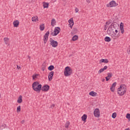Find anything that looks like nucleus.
Wrapping results in <instances>:
<instances>
[{"instance_id": "f257e3e1", "label": "nucleus", "mask_w": 130, "mask_h": 130, "mask_svg": "<svg viewBox=\"0 0 130 130\" xmlns=\"http://www.w3.org/2000/svg\"><path fill=\"white\" fill-rule=\"evenodd\" d=\"M117 94L119 96H123L126 93V86L124 84H122L117 90Z\"/></svg>"}, {"instance_id": "f03ea898", "label": "nucleus", "mask_w": 130, "mask_h": 130, "mask_svg": "<svg viewBox=\"0 0 130 130\" xmlns=\"http://www.w3.org/2000/svg\"><path fill=\"white\" fill-rule=\"evenodd\" d=\"M32 87L34 91L38 92V93H40L41 88H42V85L39 84V83L36 81L32 83Z\"/></svg>"}, {"instance_id": "7ed1b4c3", "label": "nucleus", "mask_w": 130, "mask_h": 130, "mask_svg": "<svg viewBox=\"0 0 130 130\" xmlns=\"http://www.w3.org/2000/svg\"><path fill=\"white\" fill-rule=\"evenodd\" d=\"M72 74H73V70L71 69L70 67H67L64 71V76L65 77H70Z\"/></svg>"}, {"instance_id": "20e7f679", "label": "nucleus", "mask_w": 130, "mask_h": 130, "mask_svg": "<svg viewBox=\"0 0 130 130\" xmlns=\"http://www.w3.org/2000/svg\"><path fill=\"white\" fill-rule=\"evenodd\" d=\"M118 4L114 1H112L109 4H107V8H113V7H117Z\"/></svg>"}, {"instance_id": "39448f33", "label": "nucleus", "mask_w": 130, "mask_h": 130, "mask_svg": "<svg viewBox=\"0 0 130 130\" xmlns=\"http://www.w3.org/2000/svg\"><path fill=\"white\" fill-rule=\"evenodd\" d=\"M60 31V27H56L54 29V32H52L51 35L52 36H56Z\"/></svg>"}, {"instance_id": "423d86ee", "label": "nucleus", "mask_w": 130, "mask_h": 130, "mask_svg": "<svg viewBox=\"0 0 130 130\" xmlns=\"http://www.w3.org/2000/svg\"><path fill=\"white\" fill-rule=\"evenodd\" d=\"M50 44L52 46V47L55 48L58 45V43L57 41H54L52 39H50Z\"/></svg>"}, {"instance_id": "0eeeda50", "label": "nucleus", "mask_w": 130, "mask_h": 130, "mask_svg": "<svg viewBox=\"0 0 130 130\" xmlns=\"http://www.w3.org/2000/svg\"><path fill=\"white\" fill-rule=\"evenodd\" d=\"M95 117H99L100 116V111L99 109H95L93 112Z\"/></svg>"}, {"instance_id": "6e6552de", "label": "nucleus", "mask_w": 130, "mask_h": 130, "mask_svg": "<svg viewBox=\"0 0 130 130\" xmlns=\"http://www.w3.org/2000/svg\"><path fill=\"white\" fill-rule=\"evenodd\" d=\"M48 36H49V31H47L44 36V42L45 44L46 43V42H47Z\"/></svg>"}, {"instance_id": "1a4fd4ad", "label": "nucleus", "mask_w": 130, "mask_h": 130, "mask_svg": "<svg viewBox=\"0 0 130 130\" xmlns=\"http://www.w3.org/2000/svg\"><path fill=\"white\" fill-rule=\"evenodd\" d=\"M41 90L44 92H47L49 90V86L48 85H45L42 87Z\"/></svg>"}, {"instance_id": "9d476101", "label": "nucleus", "mask_w": 130, "mask_h": 130, "mask_svg": "<svg viewBox=\"0 0 130 130\" xmlns=\"http://www.w3.org/2000/svg\"><path fill=\"white\" fill-rule=\"evenodd\" d=\"M68 22L69 23V26L70 27L71 29H72L73 28V26H74V20L73 19V18L69 19Z\"/></svg>"}, {"instance_id": "9b49d317", "label": "nucleus", "mask_w": 130, "mask_h": 130, "mask_svg": "<svg viewBox=\"0 0 130 130\" xmlns=\"http://www.w3.org/2000/svg\"><path fill=\"white\" fill-rule=\"evenodd\" d=\"M116 82H114L112 84V86L110 87V90L112 92H114V91H115V87H116Z\"/></svg>"}, {"instance_id": "f8f14e48", "label": "nucleus", "mask_w": 130, "mask_h": 130, "mask_svg": "<svg viewBox=\"0 0 130 130\" xmlns=\"http://www.w3.org/2000/svg\"><path fill=\"white\" fill-rule=\"evenodd\" d=\"M54 74V72L51 71L49 73L48 75V80L49 81H51L52 80V77H53V75Z\"/></svg>"}, {"instance_id": "ddd939ff", "label": "nucleus", "mask_w": 130, "mask_h": 130, "mask_svg": "<svg viewBox=\"0 0 130 130\" xmlns=\"http://www.w3.org/2000/svg\"><path fill=\"white\" fill-rule=\"evenodd\" d=\"M120 30L121 34H123L124 32V29L123 28V23L122 22H121L120 24Z\"/></svg>"}, {"instance_id": "4468645a", "label": "nucleus", "mask_w": 130, "mask_h": 130, "mask_svg": "<svg viewBox=\"0 0 130 130\" xmlns=\"http://www.w3.org/2000/svg\"><path fill=\"white\" fill-rule=\"evenodd\" d=\"M108 67L107 66H105L103 68L101 69L99 72L98 73L99 74H101V73H103V72H104V71H105L107 69H108Z\"/></svg>"}, {"instance_id": "2eb2a0df", "label": "nucleus", "mask_w": 130, "mask_h": 130, "mask_svg": "<svg viewBox=\"0 0 130 130\" xmlns=\"http://www.w3.org/2000/svg\"><path fill=\"white\" fill-rule=\"evenodd\" d=\"M51 26H52V27H54V26H55V25H56V21H55V19L53 18L51 20Z\"/></svg>"}, {"instance_id": "dca6fc26", "label": "nucleus", "mask_w": 130, "mask_h": 130, "mask_svg": "<svg viewBox=\"0 0 130 130\" xmlns=\"http://www.w3.org/2000/svg\"><path fill=\"white\" fill-rule=\"evenodd\" d=\"M19 24H20L19 20H16L13 22V25L15 27H19Z\"/></svg>"}, {"instance_id": "f3484780", "label": "nucleus", "mask_w": 130, "mask_h": 130, "mask_svg": "<svg viewBox=\"0 0 130 130\" xmlns=\"http://www.w3.org/2000/svg\"><path fill=\"white\" fill-rule=\"evenodd\" d=\"M111 77H112V73H108V76L106 77V81H109Z\"/></svg>"}, {"instance_id": "a211bd4d", "label": "nucleus", "mask_w": 130, "mask_h": 130, "mask_svg": "<svg viewBox=\"0 0 130 130\" xmlns=\"http://www.w3.org/2000/svg\"><path fill=\"white\" fill-rule=\"evenodd\" d=\"M89 94L90 96H92L93 97H96V95H97V93L95 92H94L93 91H92L89 93Z\"/></svg>"}, {"instance_id": "6ab92c4d", "label": "nucleus", "mask_w": 130, "mask_h": 130, "mask_svg": "<svg viewBox=\"0 0 130 130\" xmlns=\"http://www.w3.org/2000/svg\"><path fill=\"white\" fill-rule=\"evenodd\" d=\"M82 121L86 122V120H87V115L84 114L81 117Z\"/></svg>"}, {"instance_id": "aec40b11", "label": "nucleus", "mask_w": 130, "mask_h": 130, "mask_svg": "<svg viewBox=\"0 0 130 130\" xmlns=\"http://www.w3.org/2000/svg\"><path fill=\"white\" fill-rule=\"evenodd\" d=\"M22 95H19L17 100V103H22L23 100L22 99Z\"/></svg>"}, {"instance_id": "412c9836", "label": "nucleus", "mask_w": 130, "mask_h": 130, "mask_svg": "<svg viewBox=\"0 0 130 130\" xmlns=\"http://www.w3.org/2000/svg\"><path fill=\"white\" fill-rule=\"evenodd\" d=\"M116 26V24H114V23H112L111 25H110L109 28H110L112 30H114L115 29V26Z\"/></svg>"}, {"instance_id": "4be33fe9", "label": "nucleus", "mask_w": 130, "mask_h": 130, "mask_svg": "<svg viewBox=\"0 0 130 130\" xmlns=\"http://www.w3.org/2000/svg\"><path fill=\"white\" fill-rule=\"evenodd\" d=\"M105 41H106V42H110L111 39L109 37H106L105 38Z\"/></svg>"}, {"instance_id": "5701e85b", "label": "nucleus", "mask_w": 130, "mask_h": 130, "mask_svg": "<svg viewBox=\"0 0 130 130\" xmlns=\"http://www.w3.org/2000/svg\"><path fill=\"white\" fill-rule=\"evenodd\" d=\"M4 40L5 44L6 45H8V44H9V38H4Z\"/></svg>"}, {"instance_id": "b1692460", "label": "nucleus", "mask_w": 130, "mask_h": 130, "mask_svg": "<svg viewBox=\"0 0 130 130\" xmlns=\"http://www.w3.org/2000/svg\"><path fill=\"white\" fill-rule=\"evenodd\" d=\"M31 20L32 21V22H36V21H38V17L34 16L31 18Z\"/></svg>"}, {"instance_id": "393cba45", "label": "nucleus", "mask_w": 130, "mask_h": 130, "mask_svg": "<svg viewBox=\"0 0 130 130\" xmlns=\"http://www.w3.org/2000/svg\"><path fill=\"white\" fill-rule=\"evenodd\" d=\"M49 5V3L44 2L43 7H44V9H45V8L47 9V8H48Z\"/></svg>"}, {"instance_id": "a878e982", "label": "nucleus", "mask_w": 130, "mask_h": 130, "mask_svg": "<svg viewBox=\"0 0 130 130\" xmlns=\"http://www.w3.org/2000/svg\"><path fill=\"white\" fill-rule=\"evenodd\" d=\"M44 29H45V26H44V24H43L40 25V30L41 31H43Z\"/></svg>"}, {"instance_id": "bb28decb", "label": "nucleus", "mask_w": 130, "mask_h": 130, "mask_svg": "<svg viewBox=\"0 0 130 130\" xmlns=\"http://www.w3.org/2000/svg\"><path fill=\"white\" fill-rule=\"evenodd\" d=\"M78 38H79V37L77 35H75L73 37L72 41H76V40H78Z\"/></svg>"}, {"instance_id": "cd10ccee", "label": "nucleus", "mask_w": 130, "mask_h": 130, "mask_svg": "<svg viewBox=\"0 0 130 130\" xmlns=\"http://www.w3.org/2000/svg\"><path fill=\"white\" fill-rule=\"evenodd\" d=\"M70 124H71V123L70 122V121H67L64 125L66 128H68L69 126H70Z\"/></svg>"}, {"instance_id": "c85d7f7f", "label": "nucleus", "mask_w": 130, "mask_h": 130, "mask_svg": "<svg viewBox=\"0 0 130 130\" xmlns=\"http://www.w3.org/2000/svg\"><path fill=\"white\" fill-rule=\"evenodd\" d=\"M54 69V66H53V65L50 66L48 68V70H49V71H52Z\"/></svg>"}, {"instance_id": "c756f323", "label": "nucleus", "mask_w": 130, "mask_h": 130, "mask_svg": "<svg viewBox=\"0 0 130 130\" xmlns=\"http://www.w3.org/2000/svg\"><path fill=\"white\" fill-rule=\"evenodd\" d=\"M39 76V75H38V74H36V75H32V79L35 80V79H36V78H37V76Z\"/></svg>"}, {"instance_id": "7c9ffc66", "label": "nucleus", "mask_w": 130, "mask_h": 130, "mask_svg": "<svg viewBox=\"0 0 130 130\" xmlns=\"http://www.w3.org/2000/svg\"><path fill=\"white\" fill-rule=\"evenodd\" d=\"M20 111H21V106H19L17 108V112H20Z\"/></svg>"}, {"instance_id": "2f4dec72", "label": "nucleus", "mask_w": 130, "mask_h": 130, "mask_svg": "<svg viewBox=\"0 0 130 130\" xmlns=\"http://www.w3.org/2000/svg\"><path fill=\"white\" fill-rule=\"evenodd\" d=\"M112 118H115L116 117V113H113L112 115Z\"/></svg>"}, {"instance_id": "473e14b6", "label": "nucleus", "mask_w": 130, "mask_h": 130, "mask_svg": "<svg viewBox=\"0 0 130 130\" xmlns=\"http://www.w3.org/2000/svg\"><path fill=\"white\" fill-rule=\"evenodd\" d=\"M126 118H127L128 119L130 118V114L129 113H127L126 115Z\"/></svg>"}, {"instance_id": "72a5a7b5", "label": "nucleus", "mask_w": 130, "mask_h": 130, "mask_svg": "<svg viewBox=\"0 0 130 130\" xmlns=\"http://www.w3.org/2000/svg\"><path fill=\"white\" fill-rule=\"evenodd\" d=\"M75 13H78L79 9H78V8H77V7H75Z\"/></svg>"}, {"instance_id": "f704fd0d", "label": "nucleus", "mask_w": 130, "mask_h": 130, "mask_svg": "<svg viewBox=\"0 0 130 130\" xmlns=\"http://www.w3.org/2000/svg\"><path fill=\"white\" fill-rule=\"evenodd\" d=\"M108 62H109L108 59H104V62L105 63H108Z\"/></svg>"}, {"instance_id": "c9c22d12", "label": "nucleus", "mask_w": 130, "mask_h": 130, "mask_svg": "<svg viewBox=\"0 0 130 130\" xmlns=\"http://www.w3.org/2000/svg\"><path fill=\"white\" fill-rule=\"evenodd\" d=\"M127 52L128 54H130V46L127 50Z\"/></svg>"}, {"instance_id": "e433bc0d", "label": "nucleus", "mask_w": 130, "mask_h": 130, "mask_svg": "<svg viewBox=\"0 0 130 130\" xmlns=\"http://www.w3.org/2000/svg\"><path fill=\"white\" fill-rule=\"evenodd\" d=\"M54 106H55V105L52 104V105H51L50 107H51V108H52L53 109V108L54 107Z\"/></svg>"}, {"instance_id": "4c0bfd02", "label": "nucleus", "mask_w": 130, "mask_h": 130, "mask_svg": "<svg viewBox=\"0 0 130 130\" xmlns=\"http://www.w3.org/2000/svg\"><path fill=\"white\" fill-rule=\"evenodd\" d=\"M100 62H104V59H101L100 60Z\"/></svg>"}, {"instance_id": "58836bf2", "label": "nucleus", "mask_w": 130, "mask_h": 130, "mask_svg": "<svg viewBox=\"0 0 130 130\" xmlns=\"http://www.w3.org/2000/svg\"><path fill=\"white\" fill-rule=\"evenodd\" d=\"M17 69H18V70H21V67H20V66H17Z\"/></svg>"}, {"instance_id": "ea45409f", "label": "nucleus", "mask_w": 130, "mask_h": 130, "mask_svg": "<svg viewBox=\"0 0 130 130\" xmlns=\"http://www.w3.org/2000/svg\"><path fill=\"white\" fill-rule=\"evenodd\" d=\"M115 35H116V34H117V33L118 32V30H117V29H115Z\"/></svg>"}, {"instance_id": "a19ab883", "label": "nucleus", "mask_w": 130, "mask_h": 130, "mask_svg": "<svg viewBox=\"0 0 130 130\" xmlns=\"http://www.w3.org/2000/svg\"><path fill=\"white\" fill-rule=\"evenodd\" d=\"M24 122H25V120H22L21 121V123H22V124H23L24 123Z\"/></svg>"}, {"instance_id": "79ce46f5", "label": "nucleus", "mask_w": 130, "mask_h": 130, "mask_svg": "<svg viewBox=\"0 0 130 130\" xmlns=\"http://www.w3.org/2000/svg\"><path fill=\"white\" fill-rule=\"evenodd\" d=\"M86 2L88 4H90V0H86Z\"/></svg>"}, {"instance_id": "37998d69", "label": "nucleus", "mask_w": 130, "mask_h": 130, "mask_svg": "<svg viewBox=\"0 0 130 130\" xmlns=\"http://www.w3.org/2000/svg\"><path fill=\"white\" fill-rule=\"evenodd\" d=\"M125 130H130L129 128H126Z\"/></svg>"}, {"instance_id": "c03bdc74", "label": "nucleus", "mask_w": 130, "mask_h": 130, "mask_svg": "<svg viewBox=\"0 0 130 130\" xmlns=\"http://www.w3.org/2000/svg\"><path fill=\"white\" fill-rule=\"evenodd\" d=\"M104 30H106V27L104 28Z\"/></svg>"}, {"instance_id": "a18cd8bd", "label": "nucleus", "mask_w": 130, "mask_h": 130, "mask_svg": "<svg viewBox=\"0 0 130 130\" xmlns=\"http://www.w3.org/2000/svg\"><path fill=\"white\" fill-rule=\"evenodd\" d=\"M2 97V94L0 93V98Z\"/></svg>"}, {"instance_id": "49530a36", "label": "nucleus", "mask_w": 130, "mask_h": 130, "mask_svg": "<svg viewBox=\"0 0 130 130\" xmlns=\"http://www.w3.org/2000/svg\"><path fill=\"white\" fill-rule=\"evenodd\" d=\"M28 58H30V56H28Z\"/></svg>"}]
</instances>
